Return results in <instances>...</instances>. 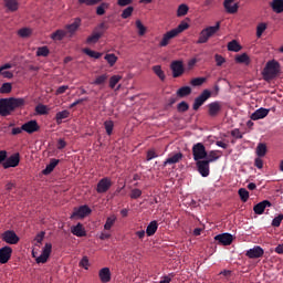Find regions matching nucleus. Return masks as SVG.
<instances>
[{
	"mask_svg": "<svg viewBox=\"0 0 283 283\" xmlns=\"http://www.w3.org/2000/svg\"><path fill=\"white\" fill-rule=\"evenodd\" d=\"M12 258V248L6 245L0 249V264H8Z\"/></svg>",
	"mask_w": 283,
	"mask_h": 283,
	"instance_id": "obj_15",
	"label": "nucleus"
},
{
	"mask_svg": "<svg viewBox=\"0 0 283 283\" xmlns=\"http://www.w3.org/2000/svg\"><path fill=\"white\" fill-rule=\"evenodd\" d=\"M81 28V18H76L73 23L66 25V34H74Z\"/></svg>",
	"mask_w": 283,
	"mask_h": 283,
	"instance_id": "obj_25",
	"label": "nucleus"
},
{
	"mask_svg": "<svg viewBox=\"0 0 283 283\" xmlns=\"http://www.w3.org/2000/svg\"><path fill=\"white\" fill-rule=\"evenodd\" d=\"M280 74V62L269 61L262 72L264 81H273Z\"/></svg>",
	"mask_w": 283,
	"mask_h": 283,
	"instance_id": "obj_2",
	"label": "nucleus"
},
{
	"mask_svg": "<svg viewBox=\"0 0 283 283\" xmlns=\"http://www.w3.org/2000/svg\"><path fill=\"white\" fill-rule=\"evenodd\" d=\"M184 158L182 153H177L170 157H168L164 164L163 167H167V165H178L179 161H181Z\"/></svg>",
	"mask_w": 283,
	"mask_h": 283,
	"instance_id": "obj_21",
	"label": "nucleus"
},
{
	"mask_svg": "<svg viewBox=\"0 0 283 283\" xmlns=\"http://www.w3.org/2000/svg\"><path fill=\"white\" fill-rule=\"evenodd\" d=\"M134 14V7H127L126 9L123 10L120 17L122 19H129Z\"/></svg>",
	"mask_w": 283,
	"mask_h": 283,
	"instance_id": "obj_52",
	"label": "nucleus"
},
{
	"mask_svg": "<svg viewBox=\"0 0 283 283\" xmlns=\"http://www.w3.org/2000/svg\"><path fill=\"white\" fill-rule=\"evenodd\" d=\"M56 165H59V159H51L50 164L42 170L43 176H50L56 168Z\"/></svg>",
	"mask_w": 283,
	"mask_h": 283,
	"instance_id": "obj_26",
	"label": "nucleus"
},
{
	"mask_svg": "<svg viewBox=\"0 0 283 283\" xmlns=\"http://www.w3.org/2000/svg\"><path fill=\"white\" fill-rule=\"evenodd\" d=\"M197 169L200 174V176H202V178H207L209 176V161L207 160H199L197 161Z\"/></svg>",
	"mask_w": 283,
	"mask_h": 283,
	"instance_id": "obj_18",
	"label": "nucleus"
},
{
	"mask_svg": "<svg viewBox=\"0 0 283 283\" xmlns=\"http://www.w3.org/2000/svg\"><path fill=\"white\" fill-rule=\"evenodd\" d=\"M228 50L229 52H240V50H242V46L240 45V43H238V41L232 40L228 43Z\"/></svg>",
	"mask_w": 283,
	"mask_h": 283,
	"instance_id": "obj_38",
	"label": "nucleus"
},
{
	"mask_svg": "<svg viewBox=\"0 0 283 283\" xmlns=\"http://www.w3.org/2000/svg\"><path fill=\"white\" fill-rule=\"evenodd\" d=\"M112 189V179L104 177L97 182V193H107Z\"/></svg>",
	"mask_w": 283,
	"mask_h": 283,
	"instance_id": "obj_10",
	"label": "nucleus"
},
{
	"mask_svg": "<svg viewBox=\"0 0 283 283\" xmlns=\"http://www.w3.org/2000/svg\"><path fill=\"white\" fill-rule=\"evenodd\" d=\"M51 253H52V243H45L41 255L35 259L36 264H45V262L50 260Z\"/></svg>",
	"mask_w": 283,
	"mask_h": 283,
	"instance_id": "obj_8",
	"label": "nucleus"
},
{
	"mask_svg": "<svg viewBox=\"0 0 283 283\" xmlns=\"http://www.w3.org/2000/svg\"><path fill=\"white\" fill-rule=\"evenodd\" d=\"M214 61L217 63V67H222V65H224V63H227V59H224V56H222L220 54L214 55Z\"/></svg>",
	"mask_w": 283,
	"mask_h": 283,
	"instance_id": "obj_57",
	"label": "nucleus"
},
{
	"mask_svg": "<svg viewBox=\"0 0 283 283\" xmlns=\"http://www.w3.org/2000/svg\"><path fill=\"white\" fill-rule=\"evenodd\" d=\"M4 6L9 12H17L19 10V2L17 0H4Z\"/></svg>",
	"mask_w": 283,
	"mask_h": 283,
	"instance_id": "obj_29",
	"label": "nucleus"
},
{
	"mask_svg": "<svg viewBox=\"0 0 283 283\" xmlns=\"http://www.w3.org/2000/svg\"><path fill=\"white\" fill-rule=\"evenodd\" d=\"M67 90H70V86L62 85V86L57 87V90L55 91V95L60 96V94H65V92H67Z\"/></svg>",
	"mask_w": 283,
	"mask_h": 283,
	"instance_id": "obj_64",
	"label": "nucleus"
},
{
	"mask_svg": "<svg viewBox=\"0 0 283 283\" xmlns=\"http://www.w3.org/2000/svg\"><path fill=\"white\" fill-rule=\"evenodd\" d=\"M78 265L82 269H85V271H87L90 269V259L87 256H83L82 260L80 261Z\"/></svg>",
	"mask_w": 283,
	"mask_h": 283,
	"instance_id": "obj_59",
	"label": "nucleus"
},
{
	"mask_svg": "<svg viewBox=\"0 0 283 283\" xmlns=\"http://www.w3.org/2000/svg\"><path fill=\"white\" fill-rule=\"evenodd\" d=\"M107 81V74H102L95 78L93 85H104Z\"/></svg>",
	"mask_w": 283,
	"mask_h": 283,
	"instance_id": "obj_55",
	"label": "nucleus"
},
{
	"mask_svg": "<svg viewBox=\"0 0 283 283\" xmlns=\"http://www.w3.org/2000/svg\"><path fill=\"white\" fill-rule=\"evenodd\" d=\"M157 231H158V221L154 220L147 226L146 235L151 238V235H155Z\"/></svg>",
	"mask_w": 283,
	"mask_h": 283,
	"instance_id": "obj_27",
	"label": "nucleus"
},
{
	"mask_svg": "<svg viewBox=\"0 0 283 283\" xmlns=\"http://www.w3.org/2000/svg\"><path fill=\"white\" fill-rule=\"evenodd\" d=\"M25 98L23 97H7L0 98V116H12V112L24 107Z\"/></svg>",
	"mask_w": 283,
	"mask_h": 283,
	"instance_id": "obj_1",
	"label": "nucleus"
},
{
	"mask_svg": "<svg viewBox=\"0 0 283 283\" xmlns=\"http://www.w3.org/2000/svg\"><path fill=\"white\" fill-rule=\"evenodd\" d=\"M220 31V22H217L214 27H207L199 33L198 44L207 43L213 34Z\"/></svg>",
	"mask_w": 283,
	"mask_h": 283,
	"instance_id": "obj_3",
	"label": "nucleus"
},
{
	"mask_svg": "<svg viewBox=\"0 0 283 283\" xmlns=\"http://www.w3.org/2000/svg\"><path fill=\"white\" fill-rule=\"evenodd\" d=\"M140 196H143V190L135 188L130 191V198L132 200H138V198H140Z\"/></svg>",
	"mask_w": 283,
	"mask_h": 283,
	"instance_id": "obj_58",
	"label": "nucleus"
},
{
	"mask_svg": "<svg viewBox=\"0 0 283 283\" xmlns=\"http://www.w3.org/2000/svg\"><path fill=\"white\" fill-rule=\"evenodd\" d=\"M177 109L180 113L189 112V104L187 102H181L177 105Z\"/></svg>",
	"mask_w": 283,
	"mask_h": 283,
	"instance_id": "obj_60",
	"label": "nucleus"
},
{
	"mask_svg": "<svg viewBox=\"0 0 283 283\" xmlns=\"http://www.w3.org/2000/svg\"><path fill=\"white\" fill-rule=\"evenodd\" d=\"M123 78V76L120 75H113L109 78V87L111 90H114V87H116V85H118V82Z\"/></svg>",
	"mask_w": 283,
	"mask_h": 283,
	"instance_id": "obj_49",
	"label": "nucleus"
},
{
	"mask_svg": "<svg viewBox=\"0 0 283 283\" xmlns=\"http://www.w3.org/2000/svg\"><path fill=\"white\" fill-rule=\"evenodd\" d=\"M283 214H279L272 220V227H280L282 224Z\"/></svg>",
	"mask_w": 283,
	"mask_h": 283,
	"instance_id": "obj_62",
	"label": "nucleus"
},
{
	"mask_svg": "<svg viewBox=\"0 0 283 283\" xmlns=\"http://www.w3.org/2000/svg\"><path fill=\"white\" fill-rule=\"evenodd\" d=\"M185 30H189V23L182 21L177 28L172 29V32L178 36V34H181Z\"/></svg>",
	"mask_w": 283,
	"mask_h": 283,
	"instance_id": "obj_35",
	"label": "nucleus"
},
{
	"mask_svg": "<svg viewBox=\"0 0 283 283\" xmlns=\"http://www.w3.org/2000/svg\"><path fill=\"white\" fill-rule=\"evenodd\" d=\"M135 24L138 30L139 36H145V33L147 32V28L143 25V22L140 20H136Z\"/></svg>",
	"mask_w": 283,
	"mask_h": 283,
	"instance_id": "obj_45",
	"label": "nucleus"
},
{
	"mask_svg": "<svg viewBox=\"0 0 283 283\" xmlns=\"http://www.w3.org/2000/svg\"><path fill=\"white\" fill-rule=\"evenodd\" d=\"M83 52L91 59H99L101 56H103V53L92 51L91 49H84Z\"/></svg>",
	"mask_w": 283,
	"mask_h": 283,
	"instance_id": "obj_43",
	"label": "nucleus"
},
{
	"mask_svg": "<svg viewBox=\"0 0 283 283\" xmlns=\"http://www.w3.org/2000/svg\"><path fill=\"white\" fill-rule=\"evenodd\" d=\"M109 9V3L107 2H102L97 8H96V14L98 17H103L105 14V10Z\"/></svg>",
	"mask_w": 283,
	"mask_h": 283,
	"instance_id": "obj_40",
	"label": "nucleus"
},
{
	"mask_svg": "<svg viewBox=\"0 0 283 283\" xmlns=\"http://www.w3.org/2000/svg\"><path fill=\"white\" fill-rule=\"evenodd\" d=\"M18 34L21 36V39H28V36L32 34V29L22 28L18 31Z\"/></svg>",
	"mask_w": 283,
	"mask_h": 283,
	"instance_id": "obj_46",
	"label": "nucleus"
},
{
	"mask_svg": "<svg viewBox=\"0 0 283 283\" xmlns=\"http://www.w3.org/2000/svg\"><path fill=\"white\" fill-rule=\"evenodd\" d=\"M266 144L264 143H260L256 146V156H259V158H264V156H266Z\"/></svg>",
	"mask_w": 283,
	"mask_h": 283,
	"instance_id": "obj_33",
	"label": "nucleus"
},
{
	"mask_svg": "<svg viewBox=\"0 0 283 283\" xmlns=\"http://www.w3.org/2000/svg\"><path fill=\"white\" fill-rule=\"evenodd\" d=\"M189 12V7L187 4H180L177 10V17H186Z\"/></svg>",
	"mask_w": 283,
	"mask_h": 283,
	"instance_id": "obj_47",
	"label": "nucleus"
},
{
	"mask_svg": "<svg viewBox=\"0 0 283 283\" xmlns=\"http://www.w3.org/2000/svg\"><path fill=\"white\" fill-rule=\"evenodd\" d=\"M104 127H105L107 136H112V132H114V122L106 120L104 123Z\"/></svg>",
	"mask_w": 283,
	"mask_h": 283,
	"instance_id": "obj_53",
	"label": "nucleus"
},
{
	"mask_svg": "<svg viewBox=\"0 0 283 283\" xmlns=\"http://www.w3.org/2000/svg\"><path fill=\"white\" fill-rule=\"evenodd\" d=\"M170 70L172 72V78H180L185 74V64L180 60L172 61L170 63Z\"/></svg>",
	"mask_w": 283,
	"mask_h": 283,
	"instance_id": "obj_6",
	"label": "nucleus"
},
{
	"mask_svg": "<svg viewBox=\"0 0 283 283\" xmlns=\"http://www.w3.org/2000/svg\"><path fill=\"white\" fill-rule=\"evenodd\" d=\"M209 98H211V91L203 90L202 93L198 97L195 98L192 109L195 112H198L200 109V107H202L203 103H207V101H209Z\"/></svg>",
	"mask_w": 283,
	"mask_h": 283,
	"instance_id": "obj_5",
	"label": "nucleus"
},
{
	"mask_svg": "<svg viewBox=\"0 0 283 283\" xmlns=\"http://www.w3.org/2000/svg\"><path fill=\"white\" fill-rule=\"evenodd\" d=\"M189 94H191L190 86H182L177 91V96H179V98H185V96H189Z\"/></svg>",
	"mask_w": 283,
	"mask_h": 283,
	"instance_id": "obj_34",
	"label": "nucleus"
},
{
	"mask_svg": "<svg viewBox=\"0 0 283 283\" xmlns=\"http://www.w3.org/2000/svg\"><path fill=\"white\" fill-rule=\"evenodd\" d=\"M50 55V49L48 46H40L36 50V56H49Z\"/></svg>",
	"mask_w": 283,
	"mask_h": 283,
	"instance_id": "obj_51",
	"label": "nucleus"
},
{
	"mask_svg": "<svg viewBox=\"0 0 283 283\" xmlns=\"http://www.w3.org/2000/svg\"><path fill=\"white\" fill-rule=\"evenodd\" d=\"M266 30V23L262 22L259 23L256 27V36L258 39H260L262 36V34H264V31Z\"/></svg>",
	"mask_w": 283,
	"mask_h": 283,
	"instance_id": "obj_56",
	"label": "nucleus"
},
{
	"mask_svg": "<svg viewBox=\"0 0 283 283\" xmlns=\"http://www.w3.org/2000/svg\"><path fill=\"white\" fill-rule=\"evenodd\" d=\"M105 61H107L108 65L111 67H114V65H116V61H118V56H116V54L114 53H108L104 56Z\"/></svg>",
	"mask_w": 283,
	"mask_h": 283,
	"instance_id": "obj_36",
	"label": "nucleus"
},
{
	"mask_svg": "<svg viewBox=\"0 0 283 283\" xmlns=\"http://www.w3.org/2000/svg\"><path fill=\"white\" fill-rule=\"evenodd\" d=\"M268 207H273V203H271L269 200H263L253 207V211L256 216H262V213L266 211Z\"/></svg>",
	"mask_w": 283,
	"mask_h": 283,
	"instance_id": "obj_17",
	"label": "nucleus"
},
{
	"mask_svg": "<svg viewBox=\"0 0 283 283\" xmlns=\"http://www.w3.org/2000/svg\"><path fill=\"white\" fill-rule=\"evenodd\" d=\"M65 118H70V112L66 109L59 112L55 115V120H56L57 125H61V123H63V120H65Z\"/></svg>",
	"mask_w": 283,
	"mask_h": 283,
	"instance_id": "obj_31",
	"label": "nucleus"
},
{
	"mask_svg": "<svg viewBox=\"0 0 283 283\" xmlns=\"http://www.w3.org/2000/svg\"><path fill=\"white\" fill-rule=\"evenodd\" d=\"M206 158H207L206 163L210 164V163H216V160H218V158H220V156H218L217 150H212L209 154H207Z\"/></svg>",
	"mask_w": 283,
	"mask_h": 283,
	"instance_id": "obj_41",
	"label": "nucleus"
},
{
	"mask_svg": "<svg viewBox=\"0 0 283 283\" xmlns=\"http://www.w3.org/2000/svg\"><path fill=\"white\" fill-rule=\"evenodd\" d=\"M99 280L103 283L112 282V271H109V268H103L98 272Z\"/></svg>",
	"mask_w": 283,
	"mask_h": 283,
	"instance_id": "obj_22",
	"label": "nucleus"
},
{
	"mask_svg": "<svg viewBox=\"0 0 283 283\" xmlns=\"http://www.w3.org/2000/svg\"><path fill=\"white\" fill-rule=\"evenodd\" d=\"M176 36H178V35L174 32V30L166 32L164 34L161 41L159 42V46L167 48V44L169 43V41H171V39H176Z\"/></svg>",
	"mask_w": 283,
	"mask_h": 283,
	"instance_id": "obj_23",
	"label": "nucleus"
},
{
	"mask_svg": "<svg viewBox=\"0 0 283 283\" xmlns=\"http://www.w3.org/2000/svg\"><path fill=\"white\" fill-rule=\"evenodd\" d=\"M101 36H103V32H94L91 36L86 39V43H98Z\"/></svg>",
	"mask_w": 283,
	"mask_h": 283,
	"instance_id": "obj_37",
	"label": "nucleus"
},
{
	"mask_svg": "<svg viewBox=\"0 0 283 283\" xmlns=\"http://www.w3.org/2000/svg\"><path fill=\"white\" fill-rule=\"evenodd\" d=\"M115 222H116V216L108 217L104 224L105 231H109V229H112V227H114Z\"/></svg>",
	"mask_w": 283,
	"mask_h": 283,
	"instance_id": "obj_44",
	"label": "nucleus"
},
{
	"mask_svg": "<svg viewBox=\"0 0 283 283\" xmlns=\"http://www.w3.org/2000/svg\"><path fill=\"white\" fill-rule=\"evenodd\" d=\"M273 12H275L276 14H282L283 12V0H273L270 3Z\"/></svg>",
	"mask_w": 283,
	"mask_h": 283,
	"instance_id": "obj_28",
	"label": "nucleus"
},
{
	"mask_svg": "<svg viewBox=\"0 0 283 283\" xmlns=\"http://www.w3.org/2000/svg\"><path fill=\"white\" fill-rule=\"evenodd\" d=\"M237 63H244V65H250L251 64V59L247 53H242L241 55H238L235 57Z\"/></svg>",
	"mask_w": 283,
	"mask_h": 283,
	"instance_id": "obj_39",
	"label": "nucleus"
},
{
	"mask_svg": "<svg viewBox=\"0 0 283 283\" xmlns=\"http://www.w3.org/2000/svg\"><path fill=\"white\" fill-rule=\"evenodd\" d=\"M2 241L7 244H19V235L12 230H7L2 233Z\"/></svg>",
	"mask_w": 283,
	"mask_h": 283,
	"instance_id": "obj_11",
	"label": "nucleus"
},
{
	"mask_svg": "<svg viewBox=\"0 0 283 283\" xmlns=\"http://www.w3.org/2000/svg\"><path fill=\"white\" fill-rule=\"evenodd\" d=\"M192 155H193V160L196 163L200 160H205L207 158V148L205 147V144L202 143H197L192 146Z\"/></svg>",
	"mask_w": 283,
	"mask_h": 283,
	"instance_id": "obj_4",
	"label": "nucleus"
},
{
	"mask_svg": "<svg viewBox=\"0 0 283 283\" xmlns=\"http://www.w3.org/2000/svg\"><path fill=\"white\" fill-rule=\"evenodd\" d=\"M207 108H208V116H210V118H218V116H220V112H222V102L216 101V102L209 103L207 105Z\"/></svg>",
	"mask_w": 283,
	"mask_h": 283,
	"instance_id": "obj_7",
	"label": "nucleus"
},
{
	"mask_svg": "<svg viewBox=\"0 0 283 283\" xmlns=\"http://www.w3.org/2000/svg\"><path fill=\"white\" fill-rule=\"evenodd\" d=\"M65 36H67V31H65V30H56L55 32H53L51 34V39L53 41H63V39H65Z\"/></svg>",
	"mask_w": 283,
	"mask_h": 283,
	"instance_id": "obj_30",
	"label": "nucleus"
},
{
	"mask_svg": "<svg viewBox=\"0 0 283 283\" xmlns=\"http://www.w3.org/2000/svg\"><path fill=\"white\" fill-rule=\"evenodd\" d=\"M35 112L36 114H40V116H45V114H48V106L39 104L38 106H35Z\"/></svg>",
	"mask_w": 283,
	"mask_h": 283,
	"instance_id": "obj_54",
	"label": "nucleus"
},
{
	"mask_svg": "<svg viewBox=\"0 0 283 283\" xmlns=\"http://www.w3.org/2000/svg\"><path fill=\"white\" fill-rule=\"evenodd\" d=\"M23 132H27V134H34V132H39L41 127L39 126V123L34 119L29 120L22 125Z\"/></svg>",
	"mask_w": 283,
	"mask_h": 283,
	"instance_id": "obj_16",
	"label": "nucleus"
},
{
	"mask_svg": "<svg viewBox=\"0 0 283 283\" xmlns=\"http://www.w3.org/2000/svg\"><path fill=\"white\" fill-rule=\"evenodd\" d=\"M269 108L261 107L251 114V120H261L262 118H266L269 116Z\"/></svg>",
	"mask_w": 283,
	"mask_h": 283,
	"instance_id": "obj_19",
	"label": "nucleus"
},
{
	"mask_svg": "<svg viewBox=\"0 0 283 283\" xmlns=\"http://www.w3.org/2000/svg\"><path fill=\"white\" fill-rule=\"evenodd\" d=\"M238 193L242 202H247L249 200V190H247V188H240Z\"/></svg>",
	"mask_w": 283,
	"mask_h": 283,
	"instance_id": "obj_50",
	"label": "nucleus"
},
{
	"mask_svg": "<svg viewBox=\"0 0 283 283\" xmlns=\"http://www.w3.org/2000/svg\"><path fill=\"white\" fill-rule=\"evenodd\" d=\"M90 213H92V209L88 208V206L84 205V206H81L78 208H74V211L71 216V219L87 218V216H90Z\"/></svg>",
	"mask_w": 283,
	"mask_h": 283,
	"instance_id": "obj_12",
	"label": "nucleus"
},
{
	"mask_svg": "<svg viewBox=\"0 0 283 283\" xmlns=\"http://www.w3.org/2000/svg\"><path fill=\"white\" fill-rule=\"evenodd\" d=\"M233 1L235 0H224L223 2V8H226V12H228V14H235V12H238V3L233 4Z\"/></svg>",
	"mask_w": 283,
	"mask_h": 283,
	"instance_id": "obj_24",
	"label": "nucleus"
},
{
	"mask_svg": "<svg viewBox=\"0 0 283 283\" xmlns=\"http://www.w3.org/2000/svg\"><path fill=\"white\" fill-rule=\"evenodd\" d=\"M71 233L76 235V238H85V235H87L83 223H77L76 226L71 227Z\"/></svg>",
	"mask_w": 283,
	"mask_h": 283,
	"instance_id": "obj_20",
	"label": "nucleus"
},
{
	"mask_svg": "<svg viewBox=\"0 0 283 283\" xmlns=\"http://www.w3.org/2000/svg\"><path fill=\"white\" fill-rule=\"evenodd\" d=\"M207 82V77H195L190 81V85L192 87H200V85L205 84Z\"/></svg>",
	"mask_w": 283,
	"mask_h": 283,
	"instance_id": "obj_42",
	"label": "nucleus"
},
{
	"mask_svg": "<svg viewBox=\"0 0 283 283\" xmlns=\"http://www.w3.org/2000/svg\"><path fill=\"white\" fill-rule=\"evenodd\" d=\"M12 92V84L7 82L3 83L0 87V94H10Z\"/></svg>",
	"mask_w": 283,
	"mask_h": 283,
	"instance_id": "obj_48",
	"label": "nucleus"
},
{
	"mask_svg": "<svg viewBox=\"0 0 283 283\" xmlns=\"http://www.w3.org/2000/svg\"><path fill=\"white\" fill-rule=\"evenodd\" d=\"M214 240L223 247H230L233 243V235L231 233H221L216 235Z\"/></svg>",
	"mask_w": 283,
	"mask_h": 283,
	"instance_id": "obj_13",
	"label": "nucleus"
},
{
	"mask_svg": "<svg viewBox=\"0 0 283 283\" xmlns=\"http://www.w3.org/2000/svg\"><path fill=\"white\" fill-rule=\"evenodd\" d=\"M154 158H158V154L156 153V150L150 149L147 151V156H146V160H154Z\"/></svg>",
	"mask_w": 283,
	"mask_h": 283,
	"instance_id": "obj_63",
	"label": "nucleus"
},
{
	"mask_svg": "<svg viewBox=\"0 0 283 283\" xmlns=\"http://www.w3.org/2000/svg\"><path fill=\"white\" fill-rule=\"evenodd\" d=\"M45 238V232H40L35 235L34 238V241L36 242L35 243V247H40L41 242H43V239Z\"/></svg>",
	"mask_w": 283,
	"mask_h": 283,
	"instance_id": "obj_61",
	"label": "nucleus"
},
{
	"mask_svg": "<svg viewBox=\"0 0 283 283\" xmlns=\"http://www.w3.org/2000/svg\"><path fill=\"white\" fill-rule=\"evenodd\" d=\"M19 163H21V155L15 153L7 158V160L2 164V167L3 169H10V167H19Z\"/></svg>",
	"mask_w": 283,
	"mask_h": 283,
	"instance_id": "obj_9",
	"label": "nucleus"
},
{
	"mask_svg": "<svg viewBox=\"0 0 283 283\" xmlns=\"http://www.w3.org/2000/svg\"><path fill=\"white\" fill-rule=\"evenodd\" d=\"M247 258H250V260H258V258H262L264 255V249L260 245H255L254 248L248 250L245 252Z\"/></svg>",
	"mask_w": 283,
	"mask_h": 283,
	"instance_id": "obj_14",
	"label": "nucleus"
},
{
	"mask_svg": "<svg viewBox=\"0 0 283 283\" xmlns=\"http://www.w3.org/2000/svg\"><path fill=\"white\" fill-rule=\"evenodd\" d=\"M153 72L158 76L159 81H165L167 78V75H165V71H163V66L160 65H155L153 66Z\"/></svg>",
	"mask_w": 283,
	"mask_h": 283,
	"instance_id": "obj_32",
	"label": "nucleus"
}]
</instances>
